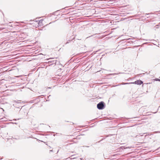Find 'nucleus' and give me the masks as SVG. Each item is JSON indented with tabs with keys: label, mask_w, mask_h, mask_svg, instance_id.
<instances>
[{
	"label": "nucleus",
	"mask_w": 160,
	"mask_h": 160,
	"mask_svg": "<svg viewBox=\"0 0 160 160\" xmlns=\"http://www.w3.org/2000/svg\"><path fill=\"white\" fill-rule=\"evenodd\" d=\"M105 104L103 102H101L97 105V107L98 109L100 110H102L104 109L105 108Z\"/></svg>",
	"instance_id": "nucleus-1"
},
{
	"label": "nucleus",
	"mask_w": 160,
	"mask_h": 160,
	"mask_svg": "<svg viewBox=\"0 0 160 160\" xmlns=\"http://www.w3.org/2000/svg\"><path fill=\"white\" fill-rule=\"evenodd\" d=\"M142 83H143V82L142 81L139 80H137L134 82H131L130 83H133V84H136L140 85L141 84H142ZM129 83H124L123 84H128Z\"/></svg>",
	"instance_id": "nucleus-2"
},
{
	"label": "nucleus",
	"mask_w": 160,
	"mask_h": 160,
	"mask_svg": "<svg viewBox=\"0 0 160 160\" xmlns=\"http://www.w3.org/2000/svg\"><path fill=\"white\" fill-rule=\"evenodd\" d=\"M43 20L42 19H41L38 22V27L41 26L42 25V22Z\"/></svg>",
	"instance_id": "nucleus-3"
},
{
	"label": "nucleus",
	"mask_w": 160,
	"mask_h": 160,
	"mask_svg": "<svg viewBox=\"0 0 160 160\" xmlns=\"http://www.w3.org/2000/svg\"><path fill=\"white\" fill-rule=\"evenodd\" d=\"M15 102L16 103H21L20 101H15Z\"/></svg>",
	"instance_id": "nucleus-4"
},
{
	"label": "nucleus",
	"mask_w": 160,
	"mask_h": 160,
	"mask_svg": "<svg viewBox=\"0 0 160 160\" xmlns=\"http://www.w3.org/2000/svg\"><path fill=\"white\" fill-rule=\"evenodd\" d=\"M157 81H160V79H158V80H157Z\"/></svg>",
	"instance_id": "nucleus-5"
},
{
	"label": "nucleus",
	"mask_w": 160,
	"mask_h": 160,
	"mask_svg": "<svg viewBox=\"0 0 160 160\" xmlns=\"http://www.w3.org/2000/svg\"><path fill=\"white\" fill-rule=\"evenodd\" d=\"M117 74L116 73H114V74Z\"/></svg>",
	"instance_id": "nucleus-6"
}]
</instances>
